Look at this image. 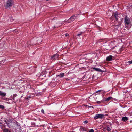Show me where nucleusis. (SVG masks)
<instances>
[{
    "instance_id": "nucleus-11",
    "label": "nucleus",
    "mask_w": 132,
    "mask_h": 132,
    "mask_svg": "<svg viewBox=\"0 0 132 132\" xmlns=\"http://www.w3.org/2000/svg\"><path fill=\"white\" fill-rule=\"evenodd\" d=\"M3 132H11L7 128H5L3 130Z\"/></svg>"
},
{
    "instance_id": "nucleus-21",
    "label": "nucleus",
    "mask_w": 132,
    "mask_h": 132,
    "mask_svg": "<svg viewBox=\"0 0 132 132\" xmlns=\"http://www.w3.org/2000/svg\"><path fill=\"white\" fill-rule=\"evenodd\" d=\"M56 56L57 57V55H55L54 56H53L52 57V58H53V57H54L55 56Z\"/></svg>"
},
{
    "instance_id": "nucleus-15",
    "label": "nucleus",
    "mask_w": 132,
    "mask_h": 132,
    "mask_svg": "<svg viewBox=\"0 0 132 132\" xmlns=\"http://www.w3.org/2000/svg\"><path fill=\"white\" fill-rule=\"evenodd\" d=\"M106 129L107 131H110L111 130V129H110L109 127H107L106 128Z\"/></svg>"
},
{
    "instance_id": "nucleus-16",
    "label": "nucleus",
    "mask_w": 132,
    "mask_h": 132,
    "mask_svg": "<svg viewBox=\"0 0 132 132\" xmlns=\"http://www.w3.org/2000/svg\"><path fill=\"white\" fill-rule=\"evenodd\" d=\"M4 108V106L1 105H0V109H3Z\"/></svg>"
},
{
    "instance_id": "nucleus-14",
    "label": "nucleus",
    "mask_w": 132,
    "mask_h": 132,
    "mask_svg": "<svg viewBox=\"0 0 132 132\" xmlns=\"http://www.w3.org/2000/svg\"><path fill=\"white\" fill-rule=\"evenodd\" d=\"M104 101L103 100V99L102 100L97 101V103L99 104H100L101 103L103 102Z\"/></svg>"
},
{
    "instance_id": "nucleus-2",
    "label": "nucleus",
    "mask_w": 132,
    "mask_h": 132,
    "mask_svg": "<svg viewBox=\"0 0 132 132\" xmlns=\"http://www.w3.org/2000/svg\"><path fill=\"white\" fill-rule=\"evenodd\" d=\"M14 3L13 0H7L5 7L7 8L12 6Z\"/></svg>"
},
{
    "instance_id": "nucleus-25",
    "label": "nucleus",
    "mask_w": 132,
    "mask_h": 132,
    "mask_svg": "<svg viewBox=\"0 0 132 132\" xmlns=\"http://www.w3.org/2000/svg\"><path fill=\"white\" fill-rule=\"evenodd\" d=\"M31 98V96H29L28 97V99L30 98Z\"/></svg>"
},
{
    "instance_id": "nucleus-9",
    "label": "nucleus",
    "mask_w": 132,
    "mask_h": 132,
    "mask_svg": "<svg viewBox=\"0 0 132 132\" xmlns=\"http://www.w3.org/2000/svg\"><path fill=\"white\" fill-rule=\"evenodd\" d=\"M121 120L123 121H125L128 120V118L126 117H122Z\"/></svg>"
},
{
    "instance_id": "nucleus-19",
    "label": "nucleus",
    "mask_w": 132,
    "mask_h": 132,
    "mask_svg": "<svg viewBox=\"0 0 132 132\" xmlns=\"http://www.w3.org/2000/svg\"><path fill=\"white\" fill-rule=\"evenodd\" d=\"M41 112L43 114H44V111L43 109H42L41 110Z\"/></svg>"
},
{
    "instance_id": "nucleus-3",
    "label": "nucleus",
    "mask_w": 132,
    "mask_h": 132,
    "mask_svg": "<svg viewBox=\"0 0 132 132\" xmlns=\"http://www.w3.org/2000/svg\"><path fill=\"white\" fill-rule=\"evenodd\" d=\"M104 115L103 114H97L94 117V118L95 120L100 118L102 119L104 117Z\"/></svg>"
},
{
    "instance_id": "nucleus-7",
    "label": "nucleus",
    "mask_w": 132,
    "mask_h": 132,
    "mask_svg": "<svg viewBox=\"0 0 132 132\" xmlns=\"http://www.w3.org/2000/svg\"><path fill=\"white\" fill-rule=\"evenodd\" d=\"M93 69L94 70H95L96 71H98L99 72H104V71H102V70L100 69L99 68H96L94 67L93 68Z\"/></svg>"
},
{
    "instance_id": "nucleus-5",
    "label": "nucleus",
    "mask_w": 132,
    "mask_h": 132,
    "mask_svg": "<svg viewBox=\"0 0 132 132\" xmlns=\"http://www.w3.org/2000/svg\"><path fill=\"white\" fill-rule=\"evenodd\" d=\"M76 18V17L75 15L71 16L68 20V22H73Z\"/></svg>"
},
{
    "instance_id": "nucleus-24",
    "label": "nucleus",
    "mask_w": 132,
    "mask_h": 132,
    "mask_svg": "<svg viewBox=\"0 0 132 132\" xmlns=\"http://www.w3.org/2000/svg\"><path fill=\"white\" fill-rule=\"evenodd\" d=\"M84 123H88V121L86 120V121H84Z\"/></svg>"
},
{
    "instance_id": "nucleus-22",
    "label": "nucleus",
    "mask_w": 132,
    "mask_h": 132,
    "mask_svg": "<svg viewBox=\"0 0 132 132\" xmlns=\"http://www.w3.org/2000/svg\"><path fill=\"white\" fill-rule=\"evenodd\" d=\"M65 36L66 37H67L69 35L67 33H66L65 34Z\"/></svg>"
},
{
    "instance_id": "nucleus-8",
    "label": "nucleus",
    "mask_w": 132,
    "mask_h": 132,
    "mask_svg": "<svg viewBox=\"0 0 132 132\" xmlns=\"http://www.w3.org/2000/svg\"><path fill=\"white\" fill-rule=\"evenodd\" d=\"M6 94L5 92H3L1 91H0V96H2L3 97L6 95Z\"/></svg>"
},
{
    "instance_id": "nucleus-29",
    "label": "nucleus",
    "mask_w": 132,
    "mask_h": 132,
    "mask_svg": "<svg viewBox=\"0 0 132 132\" xmlns=\"http://www.w3.org/2000/svg\"><path fill=\"white\" fill-rule=\"evenodd\" d=\"M1 123H0V124H1Z\"/></svg>"
},
{
    "instance_id": "nucleus-4",
    "label": "nucleus",
    "mask_w": 132,
    "mask_h": 132,
    "mask_svg": "<svg viewBox=\"0 0 132 132\" xmlns=\"http://www.w3.org/2000/svg\"><path fill=\"white\" fill-rule=\"evenodd\" d=\"M125 23L126 25H128L130 23V21L129 18L127 16H126L124 19Z\"/></svg>"
},
{
    "instance_id": "nucleus-13",
    "label": "nucleus",
    "mask_w": 132,
    "mask_h": 132,
    "mask_svg": "<svg viewBox=\"0 0 132 132\" xmlns=\"http://www.w3.org/2000/svg\"><path fill=\"white\" fill-rule=\"evenodd\" d=\"M4 122H5L7 124V125H8L9 123V121L7 119H5L4 120Z\"/></svg>"
},
{
    "instance_id": "nucleus-28",
    "label": "nucleus",
    "mask_w": 132,
    "mask_h": 132,
    "mask_svg": "<svg viewBox=\"0 0 132 132\" xmlns=\"http://www.w3.org/2000/svg\"><path fill=\"white\" fill-rule=\"evenodd\" d=\"M85 106H88V107L89 106H87V105H85Z\"/></svg>"
},
{
    "instance_id": "nucleus-10",
    "label": "nucleus",
    "mask_w": 132,
    "mask_h": 132,
    "mask_svg": "<svg viewBox=\"0 0 132 132\" xmlns=\"http://www.w3.org/2000/svg\"><path fill=\"white\" fill-rule=\"evenodd\" d=\"M112 98V97H110L106 98L103 99V100L104 101V102H105L107 101H109L110 100H111Z\"/></svg>"
},
{
    "instance_id": "nucleus-12",
    "label": "nucleus",
    "mask_w": 132,
    "mask_h": 132,
    "mask_svg": "<svg viewBox=\"0 0 132 132\" xmlns=\"http://www.w3.org/2000/svg\"><path fill=\"white\" fill-rule=\"evenodd\" d=\"M64 76V73H61L59 75H57L58 76L60 77L61 78L63 77Z\"/></svg>"
},
{
    "instance_id": "nucleus-1",
    "label": "nucleus",
    "mask_w": 132,
    "mask_h": 132,
    "mask_svg": "<svg viewBox=\"0 0 132 132\" xmlns=\"http://www.w3.org/2000/svg\"><path fill=\"white\" fill-rule=\"evenodd\" d=\"M114 16L116 18V20L120 23L123 19L122 15V14H118L116 12L114 14Z\"/></svg>"
},
{
    "instance_id": "nucleus-18",
    "label": "nucleus",
    "mask_w": 132,
    "mask_h": 132,
    "mask_svg": "<svg viewBox=\"0 0 132 132\" xmlns=\"http://www.w3.org/2000/svg\"><path fill=\"white\" fill-rule=\"evenodd\" d=\"M101 92L102 93H104V91L103 90H98L96 92Z\"/></svg>"
},
{
    "instance_id": "nucleus-23",
    "label": "nucleus",
    "mask_w": 132,
    "mask_h": 132,
    "mask_svg": "<svg viewBox=\"0 0 132 132\" xmlns=\"http://www.w3.org/2000/svg\"><path fill=\"white\" fill-rule=\"evenodd\" d=\"M128 63L130 64H132V60L128 61Z\"/></svg>"
},
{
    "instance_id": "nucleus-26",
    "label": "nucleus",
    "mask_w": 132,
    "mask_h": 132,
    "mask_svg": "<svg viewBox=\"0 0 132 132\" xmlns=\"http://www.w3.org/2000/svg\"><path fill=\"white\" fill-rule=\"evenodd\" d=\"M16 96V94H14L13 95V96H14V97Z\"/></svg>"
},
{
    "instance_id": "nucleus-17",
    "label": "nucleus",
    "mask_w": 132,
    "mask_h": 132,
    "mask_svg": "<svg viewBox=\"0 0 132 132\" xmlns=\"http://www.w3.org/2000/svg\"><path fill=\"white\" fill-rule=\"evenodd\" d=\"M94 130L93 129H91L89 130L88 132H94Z\"/></svg>"
},
{
    "instance_id": "nucleus-6",
    "label": "nucleus",
    "mask_w": 132,
    "mask_h": 132,
    "mask_svg": "<svg viewBox=\"0 0 132 132\" xmlns=\"http://www.w3.org/2000/svg\"><path fill=\"white\" fill-rule=\"evenodd\" d=\"M114 57L111 55H110L108 56L106 58V60L107 61H109L112 60Z\"/></svg>"
},
{
    "instance_id": "nucleus-20",
    "label": "nucleus",
    "mask_w": 132,
    "mask_h": 132,
    "mask_svg": "<svg viewBox=\"0 0 132 132\" xmlns=\"http://www.w3.org/2000/svg\"><path fill=\"white\" fill-rule=\"evenodd\" d=\"M82 32H81L79 33V34H77V36H79L81 35L82 34Z\"/></svg>"
},
{
    "instance_id": "nucleus-27",
    "label": "nucleus",
    "mask_w": 132,
    "mask_h": 132,
    "mask_svg": "<svg viewBox=\"0 0 132 132\" xmlns=\"http://www.w3.org/2000/svg\"><path fill=\"white\" fill-rule=\"evenodd\" d=\"M6 99L7 98H4V100H7Z\"/></svg>"
}]
</instances>
